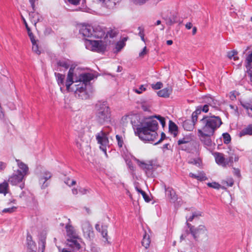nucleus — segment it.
I'll return each instance as SVG.
<instances>
[{"label": "nucleus", "instance_id": "obj_1", "mask_svg": "<svg viewBox=\"0 0 252 252\" xmlns=\"http://www.w3.org/2000/svg\"><path fill=\"white\" fill-rule=\"evenodd\" d=\"M158 125L153 116L144 118L136 128L135 134L142 141L154 142L158 136Z\"/></svg>", "mask_w": 252, "mask_h": 252}, {"label": "nucleus", "instance_id": "obj_2", "mask_svg": "<svg viewBox=\"0 0 252 252\" xmlns=\"http://www.w3.org/2000/svg\"><path fill=\"white\" fill-rule=\"evenodd\" d=\"M222 124L219 116H204L198 122V132L214 133Z\"/></svg>", "mask_w": 252, "mask_h": 252}, {"label": "nucleus", "instance_id": "obj_3", "mask_svg": "<svg viewBox=\"0 0 252 252\" xmlns=\"http://www.w3.org/2000/svg\"><path fill=\"white\" fill-rule=\"evenodd\" d=\"M95 121L100 125L108 124L111 122V109L106 101H98L94 108Z\"/></svg>", "mask_w": 252, "mask_h": 252}, {"label": "nucleus", "instance_id": "obj_4", "mask_svg": "<svg viewBox=\"0 0 252 252\" xmlns=\"http://www.w3.org/2000/svg\"><path fill=\"white\" fill-rule=\"evenodd\" d=\"M86 46L88 49L99 53L104 52L106 48V44L102 40L86 39Z\"/></svg>", "mask_w": 252, "mask_h": 252}, {"label": "nucleus", "instance_id": "obj_5", "mask_svg": "<svg viewBox=\"0 0 252 252\" xmlns=\"http://www.w3.org/2000/svg\"><path fill=\"white\" fill-rule=\"evenodd\" d=\"M97 142L100 145V148L106 154V146L108 144L107 134L102 131L98 133L96 136Z\"/></svg>", "mask_w": 252, "mask_h": 252}, {"label": "nucleus", "instance_id": "obj_6", "mask_svg": "<svg viewBox=\"0 0 252 252\" xmlns=\"http://www.w3.org/2000/svg\"><path fill=\"white\" fill-rule=\"evenodd\" d=\"M25 177L19 171L15 170L13 174L9 177L8 181L12 185H16L22 182Z\"/></svg>", "mask_w": 252, "mask_h": 252}, {"label": "nucleus", "instance_id": "obj_7", "mask_svg": "<svg viewBox=\"0 0 252 252\" xmlns=\"http://www.w3.org/2000/svg\"><path fill=\"white\" fill-rule=\"evenodd\" d=\"M198 136L200 140L205 146L208 147H211L212 145V141L211 137L213 136L214 133H204V132H198Z\"/></svg>", "mask_w": 252, "mask_h": 252}, {"label": "nucleus", "instance_id": "obj_8", "mask_svg": "<svg viewBox=\"0 0 252 252\" xmlns=\"http://www.w3.org/2000/svg\"><path fill=\"white\" fill-rule=\"evenodd\" d=\"M214 155L215 158L216 162L218 164L224 167L229 165L231 159L227 160V158H225L223 154L216 152Z\"/></svg>", "mask_w": 252, "mask_h": 252}, {"label": "nucleus", "instance_id": "obj_9", "mask_svg": "<svg viewBox=\"0 0 252 252\" xmlns=\"http://www.w3.org/2000/svg\"><path fill=\"white\" fill-rule=\"evenodd\" d=\"M93 31L94 27L89 25L82 24L79 29L80 33L85 37H93Z\"/></svg>", "mask_w": 252, "mask_h": 252}, {"label": "nucleus", "instance_id": "obj_10", "mask_svg": "<svg viewBox=\"0 0 252 252\" xmlns=\"http://www.w3.org/2000/svg\"><path fill=\"white\" fill-rule=\"evenodd\" d=\"M94 75L91 73H84L80 74L79 76L78 81L76 80V83L80 82L87 85L90 82L94 79Z\"/></svg>", "mask_w": 252, "mask_h": 252}, {"label": "nucleus", "instance_id": "obj_11", "mask_svg": "<svg viewBox=\"0 0 252 252\" xmlns=\"http://www.w3.org/2000/svg\"><path fill=\"white\" fill-rule=\"evenodd\" d=\"M52 174L47 171H44L41 175L39 182L41 186L42 189H45L48 186V183L47 181L51 178Z\"/></svg>", "mask_w": 252, "mask_h": 252}, {"label": "nucleus", "instance_id": "obj_12", "mask_svg": "<svg viewBox=\"0 0 252 252\" xmlns=\"http://www.w3.org/2000/svg\"><path fill=\"white\" fill-rule=\"evenodd\" d=\"M18 169L16 171H19L24 176H26L29 174V167L20 159H16Z\"/></svg>", "mask_w": 252, "mask_h": 252}, {"label": "nucleus", "instance_id": "obj_13", "mask_svg": "<svg viewBox=\"0 0 252 252\" xmlns=\"http://www.w3.org/2000/svg\"><path fill=\"white\" fill-rule=\"evenodd\" d=\"M164 189L165 194L170 199L171 202H175L177 200V195L176 194L175 191L172 188L170 187L166 188V186H164Z\"/></svg>", "mask_w": 252, "mask_h": 252}, {"label": "nucleus", "instance_id": "obj_14", "mask_svg": "<svg viewBox=\"0 0 252 252\" xmlns=\"http://www.w3.org/2000/svg\"><path fill=\"white\" fill-rule=\"evenodd\" d=\"M85 89H86V85L83 83L79 82V84H78L73 85L72 87L70 86V90L67 91L68 92H74L76 95L78 94L80 92H82Z\"/></svg>", "mask_w": 252, "mask_h": 252}, {"label": "nucleus", "instance_id": "obj_15", "mask_svg": "<svg viewBox=\"0 0 252 252\" xmlns=\"http://www.w3.org/2000/svg\"><path fill=\"white\" fill-rule=\"evenodd\" d=\"M95 228L97 231L101 233L102 236L105 239L106 241H108L107 235V226L106 225L96 224Z\"/></svg>", "mask_w": 252, "mask_h": 252}, {"label": "nucleus", "instance_id": "obj_16", "mask_svg": "<svg viewBox=\"0 0 252 252\" xmlns=\"http://www.w3.org/2000/svg\"><path fill=\"white\" fill-rule=\"evenodd\" d=\"M138 165L146 172V174L148 172H151L153 169V165L152 161H149L148 163H145L137 160Z\"/></svg>", "mask_w": 252, "mask_h": 252}, {"label": "nucleus", "instance_id": "obj_17", "mask_svg": "<svg viewBox=\"0 0 252 252\" xmlns=\"http://www.w3.org/2000/svg\"><path fill=\"white\" fill-rule=\"evenodd\" d=\"M192 231L194 233L191 232L190 233L192 235L193 238L196 240L200 234L203 233L205 232L206 228L205 226L203 225H200L196 228L194 227Z\"/></svg>", "mask_w": 252, "mask_h": 252}, {"label": "nucleus", "instance_id": "obj_18", "mask_svg": "<svg viewBox=\"0 0 252 252\" xmlns=\"http://www.w3.org/2000/svg\"><path fill=\"white\" fill-rule=\"evenodd\" d=\"M227 160L231 159L230 161L229 165L228 166H232L233 161L236 162L238 161L239 156L234 153V151L233 150L231 149H229V150L227 152Z\"/></svg>", "mask_w": 252, "mask_h": 252}, {"label": "nucleus", "instance_id": "obj_19", "mask_svg": "<svg viewBox=\"0 0 252 252\" xmlns=\"http://www.w3.org/2000/svg\"><path fill=\"white\" fill-rule=\"evenodd\" d=\"M93 37L95 38H101L105 35V32L102 29L99 27L94 28Z\"/></svg>", "mask_w": 252, "mask_h": 252}, {"label": "nucleus", "instance_id": "obj_20", "mask_svg": "<svg viewBox=\"0 0 252 252\" xmlns=\"http://www.w3.org/2000/svg\"><path fill=\"white\" fill-rule=\"evenodd\" d=\"M102 5V6L108 8L114 7L117 2L120 0H97Z\"/></svg>", "mask_w": 252, "mask_h": 252}, {"label": "nucleus", "instance_id": "obj_21", "mask_svg": "<svg viewBox=\"0 0 252 252\" xmlns=\"http://www.w3.org/2000/svg\"><path fill=\"white\" fill-rule=\"evenodd\" d=\"M55 75L56 76L57 82L58 85L60 87V89L61 91H63V89L65 86V83H64V80L65 76L59 73H55Z\"/></svg>", "mask_w": 252, "mask_h": 252}, {"label": "nucleus", "instance_id": "obj_22", "mask_svg": "<svg viewBox=\"0 0 252 252\" xmlns=\"http://www.w3.org/2000/svg\"><path fill=\"white\" fill-rule=\"evenodd\" d=\"M69 245L71 248H72L73 252L75 251H77V252H82L80 244L76 240H72L70 241V244Z\"/></svg>", "mask_w": 252, "mask_h": 252}, {"label": "nucleus", "instance_id": "obj_23", "mask_svg": "<svg viewBox=\"0 0 252 252\" xmlns=\"http://www.w3.org/2000/svg\"><path fill=\"white\" fill-rule=\"evenodd\" d=\"M30 18L32 23L35 25L40 20V16L38 13L31 11L29 13Z\"/></svg>", "mask_w": 252, "mask_h": 252}, {"label": "nucleus", "instance_id": "obj_24", "mask_svg": "<svg viewBox=\"0 0 252 252\" xmlns=\"http://www.w3.org/2000/svg\"><path fill=\"white\" fill-rule=\"evenodd\" d=\"M82 228L83 232L88 236H90L91 233L93 232V228L88 222H85L83 223Z\"/></svg>", "mask_w": 252, "mask_h": 252}, {"label": "nucleus", "instance_id": "obj_25", "mask_svg": "<svg viewBox=\"0 0 252 252\" xmlns=\"http://www.w3.org/2000/svg\"><path fill=\"white\" fill-rule=\"evenodd\" d=\"M74 74H71V73H67V78L66 81L65 82V86L66 87V90H70V87L71 86L74 81L73 80Z\"/></svg>", "mask_w": 252, "mask_h": 252}, {"label": "nucleus", "instance_id": "obj_26", "mask_svg": "<svg viewBox=\"0 0 252 252\" xmlns=\"http://www.w3.org/2000/svg\"><path fill=\"white\" fill-rule=\"evenodd\" d=\"M246 135H252V124L248 125L246 127L243 128L239 133L240 137Z\"/></svg>", "mask_w": 252, "mask_h": 252}, {"label": "nucleus", "instance_id": "obj_27", "mask_svg": "<svg viewBox=\"0 0 252 252\" xmlns=\"http://www.w3.org/2000/svg\"><path fill=\"white\" fill-rule=\"evenodd\" d=\"M178 129L177 126L174 122L170 121L169 124V131L174 137L176 136L178 134Z\"/></svg>", "mask_w": 252, "mask_h": 252}, {"label": "nucleus", "instance_id": "obj_28", "mask_svg": "<svg viewBox=\"0 0 252 252\" xmlns=\"http://www.w3.org/2000/svg\"><path fill=\"white\" fill-rule=\"evenodd\" d=\"M194 125L190 120H187L183 122V127L187 131H191L193 130Z\"/></svg>", "mask_w": 252, "mask_h": 252}, {"label": "nucleus", "instance_id": "obj_29", "mask_svg": "<svg viewBox=\"0 0 252 252\" xmlns=\"http://www.w3.org/2000/svg\"><path fill=\"white\" fill-rule=\"evenodd\" d=\"M150 243L151 240L149 235H147L146 233L145 232V234L143 237V239L141 242L142 246L144 247L146 249H147L148 248H149Z\"/></svg>", "mask_w": 252, "mask_h": 252}, {"label": "nucleus", "instance_id": "obj_30", "mask_svg": "<svg viewBox=\"0 0 252 252\" xmlns=\"http://www.w3.org/2000/svg\"><path fill=\"white\" fill-rule=\"evenodd\" d=\"M192 136L191 135H187L184 136L183 138L180 139L178 141L179 145L183 144H189L192 141Z\"/></svg>", "mask_w": 252, "mask_h": 252}, {"label": "nucleus", "instance_id": "obj_31", "mask_svg": "<svg viewBox=\"0 0 252 252\" xmlns=\"http://www.w3.org/2000/svg\"><path fill=\"white\" fill-rule=\"evenodd\" d=\"M8 183L4 181L2 183L0 184V194H3L5 195L8 190Z\"/></svg>", "mask_w": 252, "mask_h": 252}, {"label": "nucleus", "instance_id": "obj_32", "mask_svg": "<svg viewBox=\"0 0 252 252\" xmlns=\"http://www.w3.org/2000/svg\"><path fill=\"white\" fill-rule=\"evenodd\" d=\"M189 177L196 179L198 181H204L206 180L207 178L203 173H199L198 174H195L192 173L189 174Z\"/></svg>", "mask_w": 252, "mask_h": 252}, {"label": "nucleus", "instance_id": "obj_33", "mask_svg": "<svg viewBox=\"0 0 252 252\" xmlns=\"http://www.w3.org/2000/svg\"><path fill=\"white\" fill-rule=\"evenodd\" d=\"M70 61L68 60H62L58 62V66H61L65 69H67L70 64Z\"/></svg>", "mask_w": 252, "mask_h": 252}, {"label": "nucleus", "instance_id": "obj_34", "mask_svg": "<svg viewBox=\"0 0 252 252\" xmlns=\"http://www.w3.org/2000/svg\"><path fill=\"white\" fill-rule=\"evenodd\" d=\"M157 94L160 97H167L169 96L170 91L168 88H166L159 91Z\"/></svg>", "mask_w": 252, "mask_h": 252}, {"label": "nucleus", "instance_id": "obj_35", "mask_svg": "<svg viewBox=\"0 0 252 252\" xmlns=\"http://www.w3.org/2000/svg\"><path fill=\"white\" fill-rule=\"evenodd\" d=\"M205 101L207 104L213 107H215L217 105V101L211 96H206Z\"/></svg>", "mask_w": 252, "mask_h": 252}, {"label": "nucleus", "instance_id": "obj_36", "mask_svg": "<svg viewBox=\"0 0 252 252\" xmlns=\"http://www.w3.org/2000/svg\"><path fill=\"white\" fill-rule=\"evenodd\" d=\"M67 235L69 237H74L75 232L73 227L70 225H66L65 226Z\"/></svg>", "mask_w": 252, "mask_h": 252}, {"label": "nucleus", "instance_id": "obj_37", "mask_svg": "<svg viewBox=\"0 0 252 252\" xmlns=\"http://www.w3.org/2000/svg\"><path fill=\"white\" fill-rule=\"evenodd\" d=\"M75 96L82 99H86L89 98V95L86 92V89L82 92H80V93L76 94Z\"/></svg>", "mask_w": 252, "mask_h": 252}, {"label": "nucleus", "instance_id": "obj_38", "mask_svg": "<svg viewBox=\"0 0 252 252\" xmlns=\"http://www.w3.org/2000/svg\"><path fill=\"white\" fill-rule=\"evenodd\" d=\"M27 241L29 248L33 249V247H35V243L32 240V237L30 234H28L27 235Z\"/></svg>", "mask_w": 252, "mask_h": 252}, {"label": "nucleus", "instance_id": "obj_39", "mask_svg": "<svg viewBox=\"0 0 252 252\" xmlns=\"http://www.w3.org/2000/svg\"><path fill=\"white\" fill-rule=\"evenodd\" d=\"M222 137L223 139V142L225 144H228L231 141V137L229 133H224L222 134Z\"/></svg>", "mask_w": 252, "mask_h": 252}, {"label": "nucleus", "instance_id": "obj_40", "mask_svg": "<svg viewBox=\"0 0 252 252\" xmlns=\"http://www.w3.org/2000/svg\"><path fill=\"white\" fill-rule=\"evenodd\" d=\"M154 119L156 118L158 120L162 125V127H164L165 125V121L164 117L160 116V115L154 116Z\"/></svg>", "mask_w": 252, "mask_h": 252}, {"label": "nucleus", "instance_id": "obj_41", "mask_svg": "<svg viewBox=\"0 0 252 252\" xmlns=\"http://www.w3.org/2000/svg\"><path fill=\"white\" fill-rule=\"evenodd\" d=\"M16 208H17L14 206L8 208H5L2 210V212L3 213H12L15 211Z\"/></svg>", "mask_w": 252, "mask_h": 252}, {"label": "nucleus", "instance_id": "obj_42", "mask_svg": "<svg viewBox=\"0 0 252 252\" xmlns=\"http://www.w3.org/2000/svg\"><path fill=\"white\" fill-rule=\"evenodd\" d=\"M116 140L118 143V145L120 148L123 147V140L122 137L119 135H117L116 136Z\"/></svg>", "mask_w": 252, "mask_h": 252}, {"label": "nucleus", "instance_id": "obj_43", "mask_svg": "<svg viewBox=\"0 0 252 252\" xmlns=\"http://www.w3.org/2000/svg\"><path fill=\"white\" fill-rule=\"evenodd\" d=\"M125 45L124 41L118 42L116 46V49L117 52H119Z\"/></svg>", "mask_w": 252, "mask_h": 252}, {"label": "nucleus", "instance_id": "obj_44", "mask_svg": "<svg viewBox=\"0 0 252 252\" xmlns=\"http://www.w3.org/2000/svg\"><path fill=\"white\" fill-rule=\"evenodd\" d=\"M238 94L236 91H232L229 94V97L231 100L234 101L236 99V96Z\"/></svg>", "mask_w": 252, "mask_h": 252}, {"label": "nucleus", "instance_id": "obj_45", "mask_svg": "<svg viewBox=\"0 0 252 252\" xmlns=\"http://www.w3.org/2000/svg\"><path fill=\"white\" fill-rule=\"evenodd\" d=\"M162 83L160 82H158L156 84H152V88L154 90L160 89L162 87Z\"/></svg>", "mask_w": 252, "mask_h": 252}, {"label": "nucleus", "instance_id": "obj_46", "mask_svg": "<svg viewBox=\"0 0 252 252\" xmlns=\"http://www.w3.org/2000/svg\"><path fill=\"white\" fill-rule=\"evenodd\" d=\"M207 185L211 188L219 189L220 187V185L216 182L208 183Z\"/></svg>", "mask_w": 252, "mask_h": 252}, {"label": "nucleus", "instance_id": "obj_47", "mask_svg": "<svg viewBox=\"0 0 252 252\" xmlns=\"http://www.w3.org/2000/svg\"><path fill=\"white\" fill-rule=\"evenodd\" d=\"M32 47V50L33 52L37 54V55H39L40 54V51L38 50V46L36 43H33Z\"/></svg>", "mask_w": 252, "mask_h": 252}, {"label": "nucleus", "instance_id": "obj_48", "mask_svg": "<svg viewBox=\"0 0 252 252\" xmlns=\"http://www.w3.org/2000/svg\"><path fill=\"white\" fill-rule=\"evenodd\" d=\"M64 183L67 185L68 186H71L76 184V181L73 180H71L70 179H67L64 181Z\"/></svg>", "mask_w": 252, "mask_h": 252}, {"label": "nucleus", "instance_id": "obj_49", "mask_svg": "<svg viewBox=\"0 0 252 252\" xmlns=\"http://www.w3.org/2000/svg\"><path fill=\"white\" fill-rule=\"evenodd\" d=\"M28 33L32 44L36 43V41L35 39L34 35L33 33L31 31L28 32Z\"/></svg>", "mask_w": 252, "mask_h": 252}, {"label": "nucleus", "instance_id": "obj_50", "mask_svg": "<svg viewBox=\"0 0 252 252\" xmlns=\"http://www.w3.org/2000/svg\"><path fill=\"white\" fill-rule=\"evenodd\" d=\"M237 54V52L235 51H231L228 53L227 57L230 59H231L233 57Z\"/></svg>", "mask_w": 252, "mask_h": 252}, {"label": "nucleus", "instance_id": "obj_51", "mask_svg": "<svg viewBox=\"0 0 252 252\" xmlns=\"http://www.w3.org/2000/svg\"><path fill=\"white\" fill-rule=\"evenodd\" d=\"M191 122H192L194 125H195V123L197 121V116L195 114V113H192L191 116V120H190Z\"/></svg>", "mask_w": 252, "mask_h": 252}, {"label": "nucleus", "instance_id": "obj_52", "mask_svg": "<svg viewBox=\"0 0 252 252\" xmlns=\"http://www.w3.org/2000/svg\"><path fill=\"white\" fill-rule=\"evenodd\" d=\"M141 194L146 202H149L150 201V198L145 191L142 192Z\"/></svg>", "mask_w": 252, "mask_h": 252}, {"label": "nucleus", "instance_id": "obj_53", "mask_svg": "<svg viewBox=\"0 0 252 252\" xmlns=\"http://www.w3.org/2000/svg\"><path fill=\"white\" fill-rule=\"evenodd\" d=\"M247 68V71L249 73L250 76L251 80L252 82V66H250L249 67L246 66Z\"/></svg>", "mask_w": 252, "mask_h": 252}, {"label": "nucleus", "instance_id": "obj_54", "mask_svg": "<svg viewBox=\"0 0 252 252\" xmlns=\"http://www.w3.org/2000/svg\"><path fill=\"white\" fill-rule=\"evenodd\" d=\"M145 90L146 88H144L143 85H141L138 89H136L135 92L138 94H140L142 93L143 91Z\"/></svg>", "mask_w": 252, "mask_h": 252}, {"label": "nucleus", "instance_id": "obj_55", "mask_svg": "<svg viewBox=\"0 0 252 252\" xmlns=\"http://www.w3.org/2000/svg\"><path fill=\"white\" fill-rule=\"evenodd\" d=\"M202 213L200 211L194 212L192 213L194 218H197L202 216Z\"/></svg>", "mask_w": 252, "mask_h": 252}, {"label": "nucleus", "instance_id": "obj_56", "mask_svg": "<svg viewBox=\"0 0 252 252\" xmlns=\"http://www.w3.org/2000/svg\"><path fill=\"white\" fill-rule=\"evenodd\" d=\"M165 138H166V135H165V133L164 132H162L161 133V137H160V139L157 142H156L155 143V145H157V144L160 143Z\"/></svg>", "mask_w": 252, "mask_h": 252}, {"label": "nucleus", "instance_id": "obj_57", "mask_svg": "<svg viewBox=\"0 0 252 252\" xmlns=\"http://www.w3.org/2000/svg\"><path fill=\"white\" fill-rule=\"evenodd\" d=\"M233 174L238 177H240L241 176L240 171L238 168H233Z\"/></svg>", "mask_w": 252, "mask_h": 252}, {"label": "nucleus", "instance_id": "obj_58", "mask_svg": "<svg viewBox=\"0 0 252 252\" xmlns=\"http://www.w3.org/2000/svg\"><path fill=\"white\" fill-rule=\"evenodd\" d=\"M69 3L77 5L79 4L80 0H68Z\"/></svg>", "mask_w": 252, "mask_h": 252}, {"label": "nucleus", "instance_id": "obj_59", "mask_svg": "<svg viewBox=\"0 0 252 252\" xmlns=\"http://www.w3.org/2000/svg\"><path fill=\"white\" fill-rule=\"evenodd\" d=\"M139 29L140 30V32L138 33L139 35L140 36L141 39L144 41V33L143 30H141V28L139 27Z\"/></svg>", "mask_w": 252, "mask_h": 252}, {"label": "nucleus", "instance_id": "obj_60", "mask_svg": "<svg viewBox=\"0 0 252 252\" xmlns=\"http://www.w3.org/2000/svg\"><path fill=\"white\" fill-rule=\"evenodd\" d=\"M21 17H22V20H23V22H24V24L25 25V27L26 28V29H27V31L29 32V31H31L30 28L29 27V26L28 25V24H27L25 19L24 18V17L23 16H22Z\"/></svg>", "mask_w": 252, "mask_h": 252}, {"label": "nucleus", "instance_id": "obj_61", "mask_svg": "<svg viewBox=\"0 0 252 252\" xmlns=\"http://www.w3.org/2000/svg\"><path fill=\"white\" fill-rule=\"evenodd\" d=\"M186 224L188 226V228L189 229V231L190 232H192V233H194L193 231H192V230H193V228H194V226L192 225L191 224H190L188 222V221H187L186 222Z\"/></svg>", "mask_w": 252, "mask_h": 252}, {"label": "nucleus", "instance_id": "obj_62", "mask_svg": "<svg viewBox=\"0 0 252 252\" xmlns=\"http://www.w3.org/2000/svg\"><path fill=\"white\" fill-rule=\"evenodd\" d=\"M209 105L208 104H205L203 107H201V110L203 112H204L205 113L207 112L209 110L208 109Z\"/></svg>", "mask_w": 252, "mask_h": 252}, {"label": "nucleus", "instance_id": "obj_63", "mask_svg": "<svg viewBox=\"0 0 252 252\" xmlns=\"http://www.w3.org/2000/svg\"><path fill=\"white\" fill-rule=\"evenodd\" d=\"M29 1L31 4L32 7L33 11H35V7L34 3H35L36 0H29Z\"/></svg>", "mask_w": 252, "mask_h": 252}, {"label": "nucleus", "instance_id": "obj_64", "mask_svg": "<svg viewBox=\"0 0 252 252\" xmlns=\"http://www.w3.org/2000/svg\"><path fill=\"white\" fill-rule=\"evenodd\" d=\"M243 106L245 109H246L247 111H248L249 109V108H252V105L249 103L243 104Z\"/></svg>", "mask_w": 252, "mask_h": 252}]
</instances>
